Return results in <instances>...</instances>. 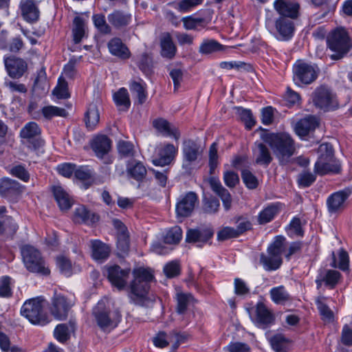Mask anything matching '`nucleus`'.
<instances>
[{
	"mask_svg": "<svg viewBox=\"0 0 352 352\" xmlns=\"http://www.w3.org/2000/svg\"><path fill=\"white\" fill-rule=\"evenodd\" d=\"M213 236L210 229H189L186 232V241L188 243H197L199 247L206 243Z\"/></svg>",
	"mask_w": 352,
	"mask_h": 352,
	"instance_id": "a878e982",
	"label": "nucleus"
},
{
	"mask_svg": "<svg viewBox=\"0 0 352 352\" xmlns=\"http://www.w3.org/2000/svg\"><path fill=\"white\" fill-rule=\"evenodd\" d=\"M169 76L173 81L174 90L179 89L184 78V71L179 67H172L169 69Z\"/></svg>",
	"mask_w": 352,
	"mask_h": 352,
	"instance_id": "e2e57ef3",
	"label": "nucleus"
},
{
	"mask_svg": "<svg viewBox=\"0 0 352 352\" xmlns=\"http://www.w3.org/2000/svg\"><path fill=\"white\" fill-rule=\"evenodd\" d=\"M239 181V177L234 171L227 170L223 173V182L228 188H234Z\"/></svg>",
	"mask_w": 352,
	"mask_h": 352,
	"instance_id": "338daca9",
	"label": "nucleus"
},
{
	"mask_svg": "<svg viewBox=\"0 0 352 352\" xmlns=\"http://www.w3.org/2000/svg\"><path fill=\"white\" fill-rule=\"evenodd\" d=\"M192 298V296L190 294H178L177 296V311L179 314H184L187 309L188 306L190 303V301Z\"/></svg>",
	"mask_w": 352,
	"mask_h": 352,
	"instance_id": "052dcab7",
	"label": "nucleus"
},
{
	"mask_svg": "<svg viewBox=\"0 0 352 352\" xmlns=\"http://www.w3.org/2000/svg\"><path fill=\"white\" fill-rule=\"evenodd\" d=\"M236 113L239 116L242 122H243L246 127L251 129L255 124L252 111L250 109H244L241 107H234Z\"/></svg>",
	"mask_w": 352,
	"mask_h": 352,
	"instance_id": "603ef678",
	"label": "nucleus"
},
{
	"mask_svg": "<svg viewBox=\"0 0 352 352\" xmlns=\"http://www.w3.org/2000/svg\"><path fill=\"white\" fill-rule=\"evenodd\" d=\"M21 9L24 19L28 22H36L39 18V10L33 0H22Z\"/></svg>",
	"mask_w": 352,
	"mask_h": 352,
	"instance_id": "2f4dec72",
	"label": "nucleus"
},
{
	"mask_svg": "<svg viewBox=\"0 0 352 352\" xmlns=\"http://www.w3.org/2000/svg\"><path fill=\"white\" fill-rule=\"evenodd\" d=\"M44 300L41 298H32L26 300L21 309V314L34 324L44 326L50 320L44 311Z\"/></svg>",
	"mask_w": 352,
	"mask_h": 352,
	"instance_id": "6e6552de",
	"label": "nucleus"
},
{
	"mask_svg": "<svg viewBox=\"0 0 352 352\" xmlns=\"http://www.w3.org/2000/svg\"><path fill=\"white\" fill-rule=\"evenodd\" d=\"M256 324L263 329L267 328L275 322V316L272 311L263 302H258L256 305Z\"/></svg>",
	"mask_w": 352,
	"mask_h": 352,
	"instance_id": "4be33fe9",
	"label": "nucleus"
},
{
	"mask_svg": "<svg viewBox=\"0 0 352 352\" xmlns=\"http://www.w3.org/2000/svg\"><path fill=\"white\" fill-rule=\"evenodd\" d=\"M108 21L116 29L124 28L131 21V15L120 10H115L108 15Z\"/></svg>",
	"mask_w": 352,
	"mask_h": 352,
	"instance_id": "473e14b6",
	"label": "nucleus"
},
{
	"mask_svg": "<svg viewBox=\"0 0 352 352\" xmlns=\"http://www.w3.org/2000/svg\"><path fill=\"white\" fill-rule=\"evenodd\" d=\"M41 132L39 126L34 122H28L20 131V137L27 140L28 147L37 149L43 145V141L38 138Z\"/></svg>",
	"mask_w": 352,
	"mask_h": 352,
	"instance_id": "2eb2a0df",
	"label": "nucleus"
},
{
	"mask_svg": "<svg viewBox=\"0 0 352 352\" xmlns=\"http://www.w3.org/2000/svg\"><path fill=\"white\" fill-rule=\"evenodd\" d=\"M4 64L8 75L12 78H21L28 68L24 60L14 56L4 58Z\"/></svg>",
	"mask_w": 352,
	"mask_h": 352,
	"instance_id": "aec40b11",
	"label": "nucleus"
},
{
	"mask_svg": "<svg viewBox=\"0 0 352 352\" xmlns=\"http://www.w3.org/2000/svg\"><path fill=\"white\" fill-rule=\"evenodd\" d=\"M234 294L236 296H246L250 293V289L245 280L240 278L234 280Z\"/></svg>",
	"mask_w": 352,
	"mask_h": 352,
	"instance_id": "69168bd1",
	"label": "nucleus"
},
{
	"mask_svg": "<svg viewBox=\"0 0 352 352\" xmlns=\"http://www.w3.org/2000/svg\"><path fill=\"white\" fill-rule=\"evenodd\" d=\"M110 248L99 240L91 241L92 257L94 260L102 261L107 259L110 254Z\"/></svg>",
	"mask_w": 352,
	"mask_h": 352,
	"instance_id": "c9c22d12",
	"label": "nucleus"
},
{
	"mask_svg": "<svg viewBox=\"0 0 352 352\" xmlns=\"http://www.w3.org/2000/svg\"><path fill=\"white\" fill-rule=\"evenodd\" d=\"M107 278L111 285L118 290L125 288L130 274V269H122L118 265L106 267Z\"/></svg>",
	"mask_w": 352,
	"mask_h": 352,
	"instance_id": "dca6fc26",
	"label": "nucleus"
},
{
	"mask_svg": "<svg viewBox=\"0 0 352 352\" xmlns=\"http://www.w3.org/2000/svg\"><path fill=\"white\" fill-rule=\"evenodd\" d=\"M272 300L277 305H285L291 300V296L284 286L273 287L270 291Z\"/></svg>",
	"mask_w": 352,
	"mask_h": 352,
	"instance_id": "58836bf2",
	"label": "nucleus"
},
{
	"mask_svg": "<svg viewBox=\"0 0 352 352\" xmlns=\"http://www.w3.org/2000/svg\"><path fill=\"white\" fill-rule=\"evenodd\" d=\"M137 63L140 69L146 76L151 74L153 61L148 53L144 52L140 54L137 58Z\"/></svg>",
	"mask_w": 352,
	"mask_h": 352,
	"instance_id": "de8ad7c7",
	"label": "nucleus"
},
{
	"mask_svg": "<svg viewBox=\"0 0 352 352\" xmlns=\"http://www.w3.org/2000/svg\"><path fill=\"white\" fill-rule=\"evenodd\" d=\"M334 267H338L343 272H349V256L348 253L344 250H340L338 254V259L334 256L333 264Z\"/></svg>",
	"mask_w": 352,
	"mask_h": 352,
	"instance_id": "8fccbe9b",
	"label": "nucleus"
},
{
	"mask_svg": "<svg viewBox=\"0 0 352 352\" xmlns=\"http://www.w3.org/2000/svg\"><path fill=\"white\" fill-rule=\"evenodd\" d=\"M314 106L324 112L335 111L339 108L336 94L327 86L317 87L312 94Z\"/></svg>",
	"mask_w": 352,
	"mask_h": 352,
	"instance_id": "1a4fd4ad",
	"label": "nucleus"
},
{
	"mask_svg": "<svg viewBox=\"0 0 352 352\" xmlns=\"http://www.w3.org/2000/svg\"><path fill=\"white\" fill-rule=\"evenodd\" d=\"M182 238V230L179 226H174L168 230L164 236V241L167 244H177Z\"/></svg>",
	"mask_w": 352,
	"mask_h": 352,
	"instance_id": "864d4df0",
	"label": "nucleus"
},
{
	"mask_svg": "<svg viewBox=\"0 0 352 352\" xmlns=\"http://www.w3.org/2000/svg\"><path fill=\"white\" fill-rule=\"evenodd\" d=\"M85 124L87 127L93 130L96 128L100 120V114L95 104H90L85 113Z\"/></svg>",
	"mask_w": 352,
	"mask_h": 352,
	"instance_id": "c03bdc74",
	"label": "nucleus"
},
{
	"mask_svg": "<svg viewBox=\"0 0 352 352\" xmlns=\"http://www.w3.org/2000/svg\"><path fill=\"white\" fill-rule=\"evenodd\" d=\"M285 240L283 236H276L273 243L267 248V254H261L260 263L266 271L276 270L282 265L281 255L285 249Z\"/></svg>",
	"mask_w": 352,
	"mask_h": 352,
	"instance_id": "39448f33",
	"label": "nucleus"
},
{
	"mask_svg": "<svg viewBox=\"0 0 352 352\" xmlns=\"http://www.w3.org/2000/svg\"><path fill=\"white\" fill-rule=\"evenodd\" d=\"M278 212V208L276 205L272 204L261 210L257 218L258 224L264 225L272 221Z\"/></svg>",
	"mask_w": 352,
	"mask_h": 352,
	"instance_id": "37998d69",
	"label": "nucleus"
},
{
	"mask_svg": "<svg viewBox=\"0 0 352 352\" xmlns=\"http://www.w3.org/2000/svg\"><path fill=\"white\" fill-rule=\"evenodd\" d=\"M22 192L21 184L16 180L10 178L0 179V195L13 197Z\"/></svg>",
	"mask_w": 352,
	"mask_h": 352,
	"instance_id": "7c9ffc66",
	"label": "nucleus"
},
{
	"mask_svg": "<svg viewBox=\"0 0 352 352\" xmlns=\"http://www.w3.org/2000/svg\"><path fill=\"white\" fill-rule=\"evenodd\" d=\"M267 143L280 164L287 163L295 153L294 141L287 133L271 134Z\"/></svg>",
	"mask_w": 352,
	"mask_h": 352,
	"instance_id": "20e7f679",
	"label": "nucleus"
},
{
	"mask_svg": "<svg viewBox=\"0 0 352 352\" xmlns=\"http://www.w3.org/2000/svg\"><path fill=\"white\" fill-rule=\"evenodd\" d=\"M316 177L314 173L303 171L298 176V184L300 187L307 188L310 186L315 181Z\"/></svg>",
	"mask_w": 352,
	"mask_h": 352,
	"instance_id": "0e129e2a",
	"label": "nucleus"
},
{
	"mask_svg": "<svg viewBox=\"0 0 352 352\" xmlns=\"http://www.w3.org/2000/svg\"><path fill=\"white\" fill-rule=\"evenodd\" d=\"M75 322L70 320L69 324H59L54 330L55 338L62 343L66 342L70 336V333L75 330Z\"/></svg>",
	"mask_w": 352,
	"mask_h": 352,
	"instance_id": "4c0bfd02",
	"label": "nucleus"
},
{
	"mask_svg": "<svg viewBox=\"0 0 352 352\" xmlns=\"http://www.w3.org/2000/svg\"><path fill=\"white\" fill-rule=\"evenodd\" d=\"M113 100L120 110L126 111L131 105L129 95L126 89L120 88L113 94Z\"/></svg>",
	"mask_w": 352,
	"mask_h": 352,
	"instance_id": "a19ab883",
	"label": "nucleus"
},
{
	"mask_svg": "<svg viewBox=\"0 0 352 352\" xmlns=\"http://www.w3.org/2000/svg\"><path fill=\"white\" fill-rule=\"evenodd\" d=\"M157 149V157L153 160V163L155 166L169 165L175 160L178 153L177 147L170 143L160 144Z\"/></svg>",
	"mask_w": 352,
	"mask_h": 352,
	"instance_id": "6ab92c4d",
	"label": "nucleus"
},
{
	"mask_svg": "<svg viewBox=\"0 0 352 352\" xmlns=\"http://www.w3.org/2000/svg\"><path fill=\"white\" fill-rule=\"evenodd\" d=\"M294 80L299 84L309 85L318 77L316 67L301 60H297L293 67Z\"/></svg>",
	"mask_w": 352,
	"mask_h": 352,
	"instance_id": "ddd939ff",
	"label": "nucleus"
},
{
	"mask_svg": "<svg viewBox=\"0 0 352 352\" xmlns=\"http://www.w3.org/2000/svg\"><path fill=\"white\" fill-rule=\"evenodd\" d=\"M160 46L161 54L163 57L171 59L175 56L177 47L169 33H165L162 35L160 41Z\"/></svg>",
	"mask_w": 352,
	"mask_h": 352,
	"instance_id": "72a5a7b5",
	"label": "nucleus"
},
{
	"mask_svg": "<svg viewBox=\"0 0 352 352\" xmlns=\"http://www.w3.org/2000/svg\"><path fill=\"white\" fill-rule=\"evenodd\" d=\"M52 192L58 207L63 211H67L72 206V199L69 193L60 186L52 187Z\"/></svg>",
	"mask_w": 352,
	"mask_h": 352,
	"instance_id": "c756f323",
	"label": "nucleus"
},
{
	"mask_svg": "<svg viewBox=\"0 0 352 352\" xmlns=\"http://www.w3.org/2000/svg\"><path fill=\"white\" fill-rule=\"evenodd\" d=\"M53 94L59 99H64L69 97L67 82L65 79L62 78H58V85L53 90Z\"/></svg>",
	"mask_w": 352,
	"mask_h": 352,
	"instance_id": "bf43d9fd",
	"label": "nucleus"
},
{
	"mask_svg": "<svg viewBox=\"0 0 352 352\" xmlns=\"http://www.w3.org/2000/svg\"><path fill=\"white\" fill-rule=\"evenodd\" d=\"M241 178L245 186L249 189H255L258 185V179L249 169L241 170Z\"/></svg>",
	"mask_w": 352,
	"mask_h": 352,
	"instance_id": "6e6d98bb",
	"label": "nucleus"
},
{
	"mask_svg": "<svg viewBox=\"0 0 352 352\" xmlns=\"http://www.w3.org/2000/svg\"><path fill=\"white\" fill-rule=\"evenodd\" d=\"M107 45L110 53L120 59L126 60L131 56L129 49L119 38L111 39Z\"/></svg>",
	"mask_w": 352,
	"mask_h": 352,
	"instance_id": "c85d7f7f",
	"label": "nucleus"
},
{
	"mask_svg": "<svg viewBox=\"0 0 352 352\" xmlns=\"http://www.w3.org/2000/svg\"><path fill=\"white\" fill-rule=\"evenodd\" d=\"M130 90L136 94L140 104H143L146 99L144 86L140 82L133 81L130 85Z\"/></svg>",
	"mask_w": 352,
	"mask_h": 352,
	"instance_id": "680f3d73",
	"label": "nucleus"
},
{
	"mask_svg": "<svg viewBox=\"0 0 352 352\" xmlns=\"http://www.w3.org/2000/svg\"><path fill=\"white\" fill-rule=\"evenodd\" d=\"M341 274L336 270H320L316 279L317 288H320L323 283L333 288L338 283Z\"/></svg>",
	"mask_w": 352,
	"mask_h": 352,
	"instance_id": "bb28decb",
	"label": "nucleus"
},
{
	"mask_svg": "<svg viewBox=\"0 0 352 352\" xmlns=\"http://www.w3.org/2000/svg\"><path fill=\"white\" fill-rule=\"evenodd\" d=\"M252 152L256 164L267 167L273 160L270 148L262 142H255Z\"/></svg>",
	"mask_w": 352,
	"mask_h": 352,
	"instance_id": "b1692460",
	"label": "nucleus"
},
{
	"mask_svg": "<svg viewBox=\"0 0 352 352\" xmlns=\"http://www.w3.org/2000/svg\"><path fill=\"white\" fill-rule=\"evenodd\" d=\"M41 113L43 117L47 120H50L55 116L66 117L67 112L65 109L55 106H45L41 109Z\"/></svg>",
	"mask_w": 352,
	"mask_h": 352,
	"instance_id": "3c124183",
	"label": "nucleus"
},
{
	"mask_svg": "<svg viewBox=\"0 0 352 352\" xmlns=\"http://www.w3.org/2000/svg\"><path fill=\"white\" fill-rule=\"evenodd\" d=\"M184 27L186 30H201L208 24L204 18H195L193 16H186L182 19Z\"/></svg>",
	"mask_w": 352,
	"mask_h": 352,
	"instance_id": "a18cd8bd",
	"label": "nucleus"
},
{
	"mask_svg": "<svg viewBox=\"0 0 352 352\" xmlns=\"http://www.w3.org/2000/svg\"><path fill=\"white\" fill-rule=\"evenodd\" d=\"M133 276L128 294L130 302L141 307L148 306L155 299L149 292L150 284L155 279L153 271L150 268L138 267L133 270Z\"/></svg>",
	"mask_w": 352,
	"mask_h": 352,
	"instance_id": "f257e3e1",
	"label": "nucleus"
},
{
	"mask_svg": "<svg viewBox=\"0 0 352 352\" xmlns=\"http://www.w3.org/2000/svg\"><path fill=\"white\" fill-rule=\"evenodd\" d=\"M203 149L200 144L193 140H186L183 142L182 154L183 163L182 168L186 173L190 174L192 170V166L198 157L202 154Z\"/></svg>",
	"mask_w": 352,
	"mask_h": 352,
	"instance_id": "9b49d317",
	"label": "nucleus"
},
{
	"mask_svg": "<svg viewBox=\"0 0 352 352\" xmlns=\"http://www.w3.org/2000/svg\"><path fill=\"white\" fill-rule=\"evenodd\" d=\"M225 47L214 39H205L201 43L199 52L201 54L208 55L224 50Z\"/></svg>",
	"mask_w": 352,
	"mask_h": 352,
	"instance_id": "ea45409f",
	"label": "nucleus"
},
{
	"mask_svg": "<svg viewBox=\"0 0 352 352\" xmlns=\"http://www.w3.org/2000/svg\"><path fill=\"white\" fill-rule=\"evenodd\" d=\"M293 20L284 16H277L274 11L267 10L265 25L269 32L278 40L287 41L293 37L294 34L295 25Z\"/></svg>",
	"mask_w": 352,
	"mask_h": 352,
	"instance_id": "f03ea898",
	"label": "nucleus"
},
{
	"mask_svg": "<svg viewBox=\"0 0 352 352\" xmlns=\"http://www.w3.org/2000/svg\"><path fill=\"white\" fill-rule=\"evenodd\" d=\"M270 342L276 352H287L288 350L289 341L283 334L274 335L270 338Z\"/></svg>",
	"mask_w": 352,
	"mask_h": 352,
	"instance_id": "49530a36",
	"label": "nucleus"
},
{
	"mask_svg": "<svg viewBox=\"0 0 352 352\" xmlns=\"http://www.w3.org/2000/svg\"><path fill=\"white\" fill-rule=\"evenodd\" d=\"M85 33V23L82 18L76 16L74 19L73 36L76 43L81 41Z\"/></svg>",
	"mask_w": 352,
	"mask_h": 352,
	"instance_id": "09e8293b",
	"label": "nucleus"
},
{
	"mask_svg": "<svg viewBox=\"0 0 352 352\" xmlns=\"http://www.w3.org/2000/svg\"><path fill=\"white\" fill-rule=\"evenodd\" d=\"M351 194L349 188H345L331 194L327 200L328 211L333 214L342 210L344 206V202Z\"/></svg>",
	"mask_w": 352,
	"mask_h": 352,
	"instance_id": "412c9836",
	"label": "nucleus"
},
{
	"mask_svg": "<svg viewBox=\"0 0 352 352\" xmlns=\"http://www.w3.org/2000/svg\"><path fill=\"white\" fill-rule=\"evenodd\" d=\"M5 212L6 208L0 207V234L12 235L16 232L18 226L12 217L3 216Z\"/></svg>",
	"mask_w": 352,
	"mask_h": 352,
	"instance_id": "f704fd0d",
	"label": "nucleus"
},
{
	"mask_svg": "<svg viewBox=\"0 0 352 352\" xmlns=\"http://www.w3.org/2000/svg\"><path fill=\"white\" fill-rule=\"evenodd\" d=\"M99 220V217L88 210L85 206L79 205L76 207L72 214V221L75 223L92 225Z\"/></svg>",
	"mask_w": 352,
	"mask_h": 352,
	"instance_id": "5701e85b",
	"label": "nucleus"
},
{
	"mask_svg": "<svg viewBox=\"0 0 352 352\" xmlns=\"http://www.w3.org/2000/svg\"><path fill=\"white\" fill-rule=\"evenodd\" d=\"M127 173L138 182L142 181L146 175V169L142 163L131 160L127 164Z\"/></svg>",
	"mask_w": 352,
	"mask_h": 352,
	"instance_id": "e433bc0d",
	"label": "nucleus"
},
{
	"mask_svg": "<svg viewBox=\"0 0 352 352\" xmlns=\"http://www.w3.org/2000/svg\"><path fill=\"white\" fill-rule=\"evenodd\" d=\"M319 125L318 119L313 116H309L300 119L295 125L296 133L302 138L307 135L310 132L314 131Z\"/></svg>",
	"mask_w": 352,
	"mask_h": 352,
	"instance_id": "393cba45",
	"label": "nucleus"
},
{
	"mask_svg": "<svg viewBox=\"0 0 352 352\" xmlns=\"http://www.w3.org/2000/svg\"><path fill=\"white\" fill-rule=\"evenodd\" d=\"M316 304L319 313L322 317V320L324 322H330L333 320V312L326 303V298L318 297L316 300Z\"/></svg>",
	"mask_w": 352,
	"mask_h": 352,
	"instance_id": "79ce46f5",
	"label": "nucleus"
},
{
	"mask_svg": "<svg viewBox=\"0 0 352 352\" xmlns=\"http://www.w3.org/2000/svg\"><path fill=\"white\" fill-rule=\"evenodd\" d=\"M153 125L154 128L165 137H173L175 140H178L180 138L179 130L171 125L166 120L158 118L153 121Z\"/></svg>",
	"mask_w": 352,
	"mask_h": 352,
	"instance_id": "cd10ccee",
	"label": "nucleus"
},
{
	"mask_svg": "<svg viewBox=\"0 0 352 352\" xmlns=\"http://www.w3.org/2000/svg\"><path fill=\"white\" fill-rule=\"evenodd\" d=\"M202 1L203 0H179L174 3V8L181 12H187L201 4Z\"/></svg>",
	"mask_w": 352,
	"mask_h": 352,
	"instance_id": "5fc2aeb1",
	"label": "nucleus"
},
{
	"mask_svg": "<svg viewBox=\"0 0 352 352\" xmlns=\"http://www.w3.org/2000/svg\"><path fill=\"white\" fill-rule=\"evenodd\" d=\"M235 222L237 223L235 230L239 236L252 229V224L250 221L243 216L235 217Z\"/></svg>",
	"mask_w": 352,
	"mask_h": 352,
	"instance_id": "13d9d810",
	"label": "nucleus"
},
{
	"mask_svg": "<svg viewBox=\"0 0 352 352\" xmlns=\"http://www.w3.org/2000/svg\"><path fill=\"white\" fill-rule=\"evenodd\" d=\"M327 47L333 53L330 55L333 60L342 58L350 50L351 41L346 30L338 28L327 36Z\"/></svg>",
	"mask_w": 352,
	"mask_h": 352,
	"instance_id": "7ed1b4c3",
	"label": "nucleus"
},
{
	"mask_svg": "<svg viewBox=\"0 0 352 352\" xmlns=\"http://www.w3.org/2000/svg\"><path fill=\"white\" fill-rule=\"evenodd\" d=\"M90 146L98 158L104 159L106 164L112 162L109 157H106L112 148V141L107 135L103 134L96 135L91 141Z\"/></svg>",
	"mask_w": 352,
	"mask_h": 352,
	"instance_id": "4468645a",
	"label": "nucleus"
},
{
	"mask_svg": "<svg viewBox=\"0 0 352 352\" xmlns=\"http://www.w3.org/2000/svg\"><path fill=\"white\" fill-rule=\"evenodd\" d=\"M21 252L24 265L29 272L44 276L50 274V270L38 249L34 246L25 245L21 248Z\"/></svg>",
	"mask_w": 352,
	"mask_h": 352,
	"instance_id": "423d86ee",
	"label": "nucleus"
},
{
	"mask_svg": "<svg viewBox=\"0 0 352 352\" xmlns=\"http://www.w3.org/2000/svg\"><path fill=\"white\" fill-rule=\"evenodd\" d=\"M273 6L277 16L296 19L299 16L300 5L296 0H275Z\"/></svg>",
	"mask_w": 352,
	"mask_h": 352,
	"instance_id": "f3484780",
	"label": "nucleus"
},
{
	"mask_svg": "<svg viewBox=\"0 0 352 352\" xmlns=\"http://www.w3.org/2000/svg\"><path fill=\"white\" fill-rule=\"evenodd\" d=\"M198 202V197L195 192H188L181 196L176 204L177 215L181 217H189L193 212Z\"/></svg>",
	"mask_w": 352,
	"mask_h": 352,
	"instance_id": "a211bd4d",
	"label": "nucleus"
},
{
	"mask_svg": "<svg viewBox=\"0 0 352 352\" xmlns=\"http://www.w3.org/2000/svg\"><path fill=\"white\" fill-rule=\"evenodd\" d=\"M74 304L75 301L72 298L55 293L51 300L50 310L56 319L64 320L67 318L69 311Z\"/></svg>",
	"mask_w": 352,
	"mask_h": 352,
	"instance_id": "f8f14e48",
	"label": "nucleus"
},
{
	"mask_svg": "<svg viewBox=\"0 0 352 352\" xmlns=\"http://www.w3.org/2000/svg\"><path fill=\"white\" fill-rule=\"evenodd\" d=\"M117 247L122 253H126L129 250V232L117 234Z\"/></svg>",
	"mask_w": 352,
	"mask_h": 352,
	"instance_id": "774afa93",
	"label": "nucleus"
},
{
	"mask_svg": "<svg viewBox=\"0 0 352 352\" xmlns=\"http://www.w3.org/2000/svg\"><path fill=\"white\" fill-rule=\"evenodd\" d=\"M320 156L315 163L314 172L320 175L338 173L340 165L333 157V148L329 143L322 144L319 147Z\"/></svg>",
	"mask_w": 352,
	"mask_h": 352,
	"instance_id": "0eeeda50",
	"label": "nucleus"
},
{
	"mask_svg": "<svg viewBox=\"0 0 352 352\" xmlns=\"http://www.w3.org/2000/svg\"><path fill=\"white\" fill-rule=\"evenodd\" d=\"M98 325L103 330L115 328L120 319L118 311L111 312L103 302H98L93 311Z\"/></svg>",
	"mask_w": 352,
	"mask_h": 352,
	"instance_id": "9d476101",
	"label": "nucleus"
},
{
	"mask_svg": "<svg viewBox=\"0 0 352 352\" xmlns=\"http://www.w3.org/2000/svg\"><path fill=\"white\" fill-rule=\"evenodd\" d=\"M92 19L96 28L102 33L109 34L111 27L107 23L105 16L102 14H94Z\"/></svg>",
	"mask_w": 352,
	"mask_h": 352,
	"instance_id": "4d7b16f0",
	"label": "nucleus"
}]
</instances>
